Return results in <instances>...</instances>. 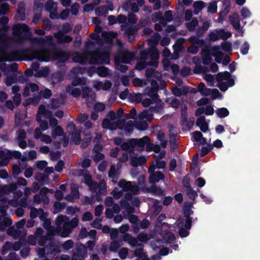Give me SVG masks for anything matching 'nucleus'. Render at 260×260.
Wrapping results in <instances>:
<instances>
[{
	"mask_svg": "<svg viewBox=\"0 0 260 260\" xmlns=\"http://www.w3.org/2000/svg\"><path fill=\"white\" fill-rule=\"evenodd\" d=\"M130 164L134 167L142 166L144 165L147 161V159L144 156H133L129 155Z\"/></svg>",
	"mask_w": 260,
	"mask_h": 260,
	"instance_id": "7",
	"label": "nucleus"
},
{
	"mask_svg": "<svg viewBox=\"0 0 260 260\" xmlns=\"http://www.w3.org/2000/svg\"><path fill=\"white\" fill-rule=\"evenodd\" d=\"M198 21L196 18H193L191 21L187 24V27L189 30H193L198 25Z\"/></svg>",
	"mask_w": 260,
	"mask_h": 260,
	"instance_id": "50",
	"label": "nucleus"
},
{
	"mask_svg": "<svg viewBox=\"0 0 260 260\" xmlns=\"http://www.w3.org/2000/svg\"><path fill=\"white\" fill-rule=\"evenodd\" d=\"M141 247L136 248L134 250V255L139 258H141V260H145L146 258H148L147 255L143 252V246Z\"/></svg>",
	"mask_w": 260,
	"mask_h": 260,
	"instance_id": "24",
	"label": "nucleus"
},
{
	"mask_svg": "<svg viewBox=\"0 0 260 260\" xmlns=\"http://www.w3.org/2000/svg\"><path fill=\"white\" fill-rule=\"evenodd\" d=\"M28 50V48L13 50L8 54V56L9 58L12 59V60L19 61L21 60L20 57L22 55H25Z\"/></svg>",
	"mask_w": 260,
	"mask_h": 260,
	"instance_id": "8",
	"label": "nucleus"
},
{
	"mask_svg": "<svg viewBox=\"0 0 260 260\" xmlns=\"http://www.w3.org/2000/svg\"><path fill=\"white\" fill-rule=\"evenodd\" d=\"M96 73L102 77H106L109 74V69L104 66L96 68Z\"/></svg>",
	"mask_w": 260,
	"mask_h": 260,
	"instance_id": "25",
	"label": "nucleus"
},
{
	"mask_svg": "<svg viewBox=\"0 0 260 260\" xmlns=\"http://www.w3.org/2000/svg\"><path fill=\"white\" fill-rule=\"evenodd\" d=\"M12 249V243L7 241L3 246L2 253L5 254L9 250Z\"/></svg>",
	"mask_w": 260,
	"mask_h": 260,
	"instance_id": "54",
	"label": "nucleus"
},
{
	"mask_svg": "<svg viewBox=\"0 0 260 260\" xmlns=\"http://www.w3.org/2000/svg\"><path fill=\"white\" fill-rule=\"evenodd\" d=\"M189 230H186L185 228H181L179 230V235L181 238L187 237L189 234Z\"/></svg>",
	"mask_w": 260,
	"mask_h": 260,
	"instance_id": "61",
	"label": "nucleus"
},
{
	"mask_svg": "<svg viewBox=\"0 0 260 260\" xmlns=\"http://www.w3.org/2000/svg\"><path fill=\"white\" fill-rule=\"evenodd\" d=\"M249 49V44L247 41H245L241 48V53L243 55H246L248 53Z\"/></svg>",
	"mask_w": 260,
	"mask_h": 260,
	"instance_id": "60",
	"label": "nucleus"
},
{
	"mask_svg": "<svg viewBox=\"0 0 260 260\" xmlns=\"http://www.w3.org/2000/svg\"><path fill=\"white\" fill-rule=\"evenodd\" d=\"M81 131H76L72 132L71 134V141H73L76 145H78L80 143L81 138L80 136Z\"/></svg>",
	"mask_w": 260,
	"mask_h": 260,
	"instance_id": "21",
	"label": "nucleus"
},
{
	"mask_svg": "<svg viewBox=\"0 0 260 260\" xmlns=\"http://www.w3.org/2000/svg\"><path fill=\"white\" fill-rule=\"evenodd\" d=\"M193 7L194 11H200L205 7V3L202 1H196L194 2Z\"/></svg>",
	"mask_w": 260,
	"mask_h": 260,
	"instance_id": "42",
	"label": "nucleus"
},
{
	"mask_svg": "<svg viewBox=\"0 0 260 260\" xmlns=\"http://www.w3.org/2000/svg\"><path fill=\"white\" fill-rule=\"evenodd\" d=\"M86 79L84 77H75L72 81V85L74 86H77L79 85H83L85 84Z\"/></svg>",
	"mask_w": 260,
	"mask_h": 260,
	"instance_id": "30",
	"label": "nucleus"
},
{
	"mask_svg": "<svg viewBox=\"0 0 260 260\" xmlns=\"http://www.w3.org/2000/svg\"><path fill=\"white\" fill-rule=\"evenodd\" d=\"M118 186L124 191L131 190L133 187L132 182L126 181L124 180H120L118 182Z\"/></svg>",
	"mask_w": 260,
	"mask_h": 260,
	"instance_id": "20",
	"label": "nucleus"
},
{
	"mask_svg": "<svg viewBox=\"0 0 260 260\" xmlns=\"http://www.w3.org/2000/svg\"><path fill=\"white\" fill-rule=\"evenodd\" d=\"M9 10L8 5L6 3H2L0 5V16L5 15Z\"/></svg>",
	"mask_w": 260,
	"mask_h": 260,
	"instance_id": "57",
	"label": "nucleus"
},
{
	"mask_svg": "<svg viewBox=\"0 0 260 260\" xmlns=\"http://www.w3.org/2000/svg\"><path fill=\"white\" fill-rule=\"evenodd\" d=\"M189 92L188 87L186 86H182L181 88L174 86L172 89V93L176 96L180 97L181 95H186Z\"/></svg>",
	"mask_w": 260,
	"mask_h": 260,
	"instance_id": "16",
	"label": "nucleus"
},
{
	"mask_svg": "<svg viewBox=\"0 0 260 260\" xmlns=\"http://www.w3.org/2000/svg\"><path fill=\"white\" fill-rule=\"evenodd\" d=\"M164 16L160 12H157L152 15V20L153 22H157L162 19Z\"/></svg>",
	"mask_w": 260,
	"mask_h": 260,
	"instance_id": "55",
	"label": "nucleus"
},
{
	"mask_svg": "<svg viewBox=\"0 0 260 260\" xmlns=\"http://www.w3.org/2000/svg\"><path fill=\"white\" fill-rule=\"evenodd\" d=\"M202 62L205 65H209L211 63L212 57L210 54L207 52V51L203 50L202 51Z\"/></svg>",
	"mask_w": 260,
	"mask_h": 260,
	"instance_id": "26",
	"label": "nucleus"
},
{
	"mask_svg": "<svg viewBox=\"0 0 260 260\" xmlns=\"http://www.w3.org/2000/svg\"><path fill=\"white\" fill-rule=\"evenodd\" d=\"M17 13L18 15H20V19L21 20H24L25 17L24 7H21V5H19Z\"/></svg>",
	"mask_w": 260,
	"mask_h": 260,
	"instance_id": "58",
	"label": "nucleus"
},
{
	"mask_svg": "<svg viewBox=\"0 0 260 260\" xmlns=\"http://www.w3.org/2000/svg\"><path fill=\"white\" fill-rule=\"evenodd\" d=\"M120 245L119 242L117 241H113L111 242L109 249L111 251L116 252L118 249L120 247Z\"/></svg>",
	"mask_w": 260,
	"mask_h": 260,
	"instance_id": "48",
	"label": "nucleus"
},
{
	"mask_svg": "<svg viewBox=\"0 0 260 260\" xmlns=\"http://www.w3.org/2000/svg\"><path fill=\"white\" fill-rule=\"evenodd\" d=\"M78 224V219L75 217L73 218L69 222L65 223L63 224V231L66 232V235H63V233L62 234V236H66L67 235L70 233L71 229L76 228Z\"/></svg>",
	"mask_w": 260,
	"mask_h": 260,
	"instance_id": "12",
	"label": "nucleus"
},
{
	"mask_svg": "<svg viewBox=\"0 0 260 260\" xmlns=\"http://www.w3.org/2000/svg\"><path fill=\"white\" fill-rule=\"evenodd\" d=\"M190 73V69L189 67H183L180 72V75L185 77L188 76Z\"/></svg>",
	"mask_w": 260,
	"mask_h": 260,
	"instance_id": "63",
	"label": "nucleus"
},
{
	"mask_svg": "<svg viewBox=\"0 0 260 260\" xmlns=\"http://www.w3.org/2000/svg\"><path fill=\"white\" fill-rule=\"evenodd\" d=\"M231 77V74L228 71L218 73L216 76L217 82H220L224 80H228Z\"/></svg>",
	"mask_w": 260,
	"mask_h": 260,
	"instance_id": "22",
	"label": "nucleus"
},
{
	"mask_svg": "<svg viewBox=\"0 0 260 260\" xmlns=\"http://www.w3.org/2000/svg\"><path fill=\"white\" fill-rule=\"evenodd\" d=\"M198 91L203 96H208L211 94V89L206 87L205 84L201 82L198 86Z\"/></svg>",
	"mask_w": 260,
	"mask_h": 260,
	"instance_id": "19",
	"label": "nucleus"
},
{
	"mask_svg": "<svg viewBox=\"0 0 260 260\" xmlns=\"http://www.w3.org/2000/svg\"><path fill=\"white\" fill-rule=\"evenodd\" d=\"M221 49L228 52L232 51V44L230 41H224L221 43Z\"/></svg>",
	"mask_w": 260,
	"mask_h": 260,
	"instance_id": "38",
	"label": "nucleus"
},
{
	"mask_svg": "<svg viewBox=\"0 0 260 260\" xmlns=\"http://www.w3.org/2000/svg\"><path fill=\"white\" fill-rule=\"evenodd\" d=\"M137 239L140 242H145L148 240V235L143 233H140L137 235Z\"/></svg>",
	"mask_w": 260,
	"mask_h": 260,
	"instance_id": "62",
	"label": "nucleus"
},
{
	"mask_svg": "<svg viewBox=\"0 0 260 260\" xmlns=\"http://www.w3.org/2000/svg\"><path fill=\"white\" fill-rule=\"evenodd\" d=\"M35 179L37 180L41 185L48 184L49 183V176L42 173H38L35 176Z\"/></svg>",
	"mask_w": 260,
	"mask_h": 260,
	"instance_id": "18",
	"label": "nucleus"
},
{
	"mask_svg": "<svg viewBox=\"0 0 260 260\" xmlns=\"http://www.w3.org/2000/svg\"><path fill=\"white\" fill-rule=\"evenodd\" d=\"M149 57L151 60L148 62V66L154 68H157L159 54L156 48L149 49Z\"/></svg>",
	"mask_w": 260,
	"mask_h": 260,
	"instance_id": "6",
	"label": "nucleus"
},
{
	"mask_svg": "<svg viewBox=\"0 0 260 260\" xmlns=\"http://www.w3.org/2000/svg\"><path fill=\"white\" fill-rule=\"evenodd\" d=\"M217 2L214 1L212 3H210L208 7V11L210 12L212 14L215 13L217 12Z\"/></svg>",
	"mask_w": 260,
	"mask_h": 260,
	"instance_id": "49",
	"label": "nucleus"
},
{
	"mask_svg": "<svg viewBox=\"0 0 260 260\" xmlns=\"http://www.w3.org/2000/svg\"><path fill=\"white\" fill-rule=\"evenodd\" d=\"M66 204L65 202H55L53 205L54 213L59 212L61 210L64 209Z\"/></svg>",
	"mask_w": 260,
	"mask_h": 260,
	"instance_id": "29",
	"label": "nucleus"
},
{
	"mask_svg": "<svg viewBox=\"0 0 260 260\" xmlns=\"http://www.w3.org/2000/svg\"><path fill=\"white\" fill-rule=\"evenodd\" d=\"M46 255L49 258H54L60 252V246L53 239H51L49 244L46 245Z\"/></svg>",
	"mask_w": 260,
	"mask_h": 260,
	"instance_id": "5",
	"label": "nucleus"
},
{
	"mask_svg": "<svg viewBox=\"0 0 260 260\" xmlns=\"http://www.w3.org/2000/svg\"><path fill=\"white\" fill-rule=\"evenodd\" d=\"M163 238L164 240H165L167 243L170 244L174 243L176 240L174 235L173 234V233L169 231H167L165 233Z\"/></svg>",
	"mask_w": 260,
	"mask_h": 260,
	"instance_id": "28",
	"label": "nucleus"
},
{
	"mask_svg": "<svg viewBox=\"0 0 260 260\" xmlns=\"http://www.w3.org/2000/svg\"><path fill=\"white\" fill-rule=\"evenodd\" d=\"M128 253V249L123 247L119 251L118 255L121 259H124L127 257Z\"/></svg>",
	"mask_w": 260,
	"mask_h": 260,
	"instance_id": "52",
	"label": "nucleus"
},
{
	"mask_svg": "<svg viewBox=\"0 0 260 260\" xmlns=\"http://www.w3.org/2000/svg\"><path fill=\"white\" fill-rule=\"evenodd\" d=\"M110 51L105 48L97 49L90 55L89 63L91 64H109Z\"/></svg>",
	"mask_w": 260,
	"mask_h": 260,
	"instance_id": "1",
	"label": "nucleus"
},
{
	"mask_svg": "<svg viewBox=\"0 0 260 260\" xmlns=\"http://www.w3.org/2000/svg\"><path fill=\"white\" fill-rule=\"evenodd\" d=\"M186 194L188 196L189 199L191 200H194L198 197V193L193 190L190 186L186 189Z\"/></svg>",
	"mask_w": 260,
	"mask_h": 260,
	"instance_id": "36",
	"label": "nucleus"
},
{
	"mask_svg": "<svg viewBox=\"0 0 260 260\" xmlns=\"http://www.w3.org/2000/svg\"><path fill=\"white\" fill-rule=\"evenodd\" d=\"M213 148V146L211 144H208L206 146H203L201 149L200 156L201 157L206 156Z\"/></svg>",
	"mask_w": 260,
	"mask_h": 260,
	"instance_id": "37",
	"label": "nucleus"
},
{
	"mask_svg": "<svg viewBox=\"0 0 260 260\" xmlns=\"http://www.w3.org/2000/svg\"><path fill=\"white\" fill-rule=\"evenodd\" d=\"M148 190V192H151L154 195L162 196L163 194V191L160 187L154 185H152Z\"/></svg>",
	"mask_w": 260,
	"mask_h": 260,
	"instance_id": "32",
	"label": "nucleus"
},
{
	"mask_svg": "<svg viewBox=\"0 0 260 260\" xmlns=\"http://www.w3.org/2000/svg\"><path fill=\"white\" fill-rule=\"evenodd\" d=\"M145 92L147 95L152 99L154 103L157 101L158 98V95L157 93V91L152 88H150L149 87H147L145 89Z\"/></svg>",
	"mask_w": 260,
	"mask_h": 260,
	"instance_id": "23",
	"label": "nucleus"
},
{
	"mask_svg": "<svg viewBox=\"0 0 260 260\" xmlns=\"http://www.w3.org/2000/svg\"><path fill=\"white\" fill-rule=\"evenodd\" d=\"M51 238H48L46 236H42L38 237V243L39 246H44L48 240H51Z\"/></svg>",
	"mask_w": 260,
	"mask_h": 260,
	"instance_id": "53",
	"label": "nucleus"
},
{
	"mask_svg": "<svg viewBox=\"0 0 260 260\" xmlns=\"http://www.w3.org/2000/svg\"><path fill=\"white\" fill-rule=\"evenodd\" d=\"M63 129L61 126L58 125L54 127L52 132V136L55 138L57 136H61L63 135Z\"/></svg>",
	"mask_w": 260,
	"mask_h": 260,
	"instance_id": "33",
	"label": "nucleus"
},
{
	"mask_svg": "<svg viewBox=\"0 0 260 260\" xmlns=\"http://www.w3.org/2000/svg\"><path fill=\"white\" fill-rule=\"evenodd\" d=\"M8 46V42L3 39H0V51L3 53H6V49Z\"/></svg>",
	"mask_w": 260,
	"mask_h": 260,
	"instance_id": "51",
	"label": "nucleus"
},
{
	"mask_svg": "<svg viewBox=\"0 0 260 260\" xmlns=\"http://www.w3.org/2000/svg\"><path fill=\"white\" fill-rule=\"evenodd\" d=\"M121 148L124 151H129V153H134L135 149L134 147L133 138L128 139L127 142H123L121 145Z\"/></svg>",
	"mask_w": 260,
	"mask_h": 260,
	"instance_id": "17",
	"label": "nucleus"
},
{
	"mask_svg": "<svg viewBox=\"0 0 260 260\" xmlns=\"http://www.w3.org/2000/svg\"><path fill=\"white\" fill-rule=\"evenodd\" d=\"M87 254L86 245L79 243L76 245L75 251H72L71 260H84L87 256Z\"/></svg>",
	"mask_w": 260,
	"mask_h": 260,
	"instance_id": "3",
	"label": "nucleus"
},
{
	"mask_svg": "<svg viewBox=\"0 0 260 260\" xmlns=\"http://www.w3.org/2000/svg\"><path fill=\"white\" fill-rule=\"evenodd\" d=\"M229 20L233 27L237 30H241L240 20L237 13L229 16Z\"/></svg>",
	"mask_w": 260,
	"mask_h": 260,
	"instance_id": "11",
	"label": "nucleus"
},
{
	"mask_svg": "<svg viewBox=\"0 0 260 260\" xmlns=\"http://www.w3.org/2000/svg\"><path fill=\"white\" fill-rule=\"evenodd\" d=\"M217 32L218 33L219 38H220L223 40H226L232 36L231 32L225 31L223 29L217 30Z\"/></svg>",
	"mask_w": 260,
	"mask_h": 260,
	"instance_id": "35",
	"label": "nucleus"
},
{
	"mask_svg": "<svg viewBox=\"0 0 260 260\" xmlns=\"http://www.w3.org/2000/svg\"><path fill=\"white\" fill-rule=\"evenodd\" d=\"M193 211L191 210L190 207H186L183 209V213L185 218H192L190 217L192 215Z\"/></svg>",
	"mask_w": 260,
	"mask_h": 260,
	"instance_id": "59",
	"label": "nucleus"
},
{
	"mask_svg": "<svg viewBox=\"0 0 260 260\" xmlns=\"http://www.w3.org/2000/svg\"><path fill=\"white\" fill-rule=\"evenodd\" d=\"M134 123L132 120H128L125 125L124 127V131L125 134L127 136H129L134 130Z\"/></svg>",
	"mask_w": 260,
	"mask_h": 260,
	"instance_id": "27",
	"label": "nucleus"
},
{
	"mask_svg": "<svg viewBox=\"0 0 260 260\" xmlns=\"http://www.w3.org/2000/svg\"><path fill=\"white\" fill-rule=\"evenodd\" d=\"M14 34L16 37V42L22 44L25 40H29L31 36L29 27L25 23L15 24L13 26Z\"/></svg>",
	"mask_w": 260,
	"mask_h": 260,
	"instance_id": "2",
	"label": "nucleus"
},
{
	"mask_svg": "<svg viewBox=\"0 0 260 260\" xmlns=\"http://www.w3.org/2000/svg\"><path fill=\"white\" fill-rule=\"evenodd\" d=\"M42 98V91L40 92L38 94L33 96L32 98L28 99L29 101L32 102L33 105H37L40 101Z\"/></svg>",
	"mask_w": 260,
	"mask_h": 260,
	"instance_id": "45",
	"label": "nucleus"
},
{
	"mask_svg": "<svg viewBox=\"0 0 260 260\" xmlns=\"http://www.w3.org/2000/svg\"><path fill=\"white\" fill-rule=\"evenodd\" d=\"M140 60L147 61L148 57L149 56V49L148 50H142L140 52Z\"/></svg>",
	"mask_w": 260,
	"mask_h": 260,
	"instance_id": "46",
	"label": "nucleus"
},
{
	"mask_svg": "<svg viewBox=\"0 0 260 260\" xmlns=\"http://www.w3.org/2000/svg\"><path fill=\"white\" fill-rule=\"evenodd\" d=\"M9 19L8 17L3 16L0 18V23L2 24V29L4 31H7L9 27L7 25Z\"/></svg>",
	"mask_w": 260,
	"mask_h": 260,
	"instance_id": "39",
	"label": "nucleus"
},
{
	"mask_svg": "<svg viewBox=\"0 0 260 260\" xmlns=\"http://www.w3.org/2000/svg\"><path fill=\"white\" fill-rule=\"evenodd\" d=\"M8 155L9 161L10 159H12L13 157L15 159H20L22 156V154L19 151L14 150L12 151L11 150H8Z\"/></svg>",
	"mask_w": 260,
	"mask_h": 260,
	"instance_id": "31",
	"label": "nucleus"
},
{
	"mask_svg": "<svg viewBox=\"0 0 260 260\" xmlns=\"http://www.w3.org/2000/svg\"><path fill=\"white\" fill-rule=\"evenodd\" d=\"M58 44L69 43L72 41L73 38L70 35H64L62 32H59L55 35Z\"/></svg>",
	"mask_w": 260,
	"mask_h": 260,
	"instance_id": "15",
	"label": "nucleus"
},
{
	"mask_svg": "<svg viewBox=\"0 0 260 260\" xmlns=\"http://www.w3.org/2000/svg\"><path fill=\"white\" fill-rule=\"evenodd\" d=\"M223 9L218 13L219 21L221 22L223 21L224 17L228 14L231 8L230 1L225 0L223 2Z\"/></svg>",
	"mask_w": 260,
	"mask_h": 260,
	"instance_id": "10",
	"label": "nucleus"
},
{
	"mask_svg": "<svg viewBox=\"0 0 260 260\" xmlns=\"http://www.w3.org/2000/svg\"><path fill=\"white\" fill-rule=\"evenodd\" d=\"M74 245V241L71 240H68L66 242H64L62 245V248L63 251L65 252L67 250H70L73 247Z\"/></svg>",
	"mask_w": 260,
	"mask_h": 260,
	"instance_id": "40",
	"label": "nucleus"
},
{
	"mask_svg": "<svg viewBox=\"0 0 260 260\" xmlns=\"http://www.w3.org/2000/svg\"><path fill=\"white\" fill-rule=\"evenodd\" d=\"M165 175L160 171H156L150 175L149 177V182L151 184H155L158 182L160 180L165 179Z\"/></svg>",
	"mask_w": 260,
	"mask_h": 260,
	"instance_id": "14",
	"label": "nucleus"
},
{
	"mask_svg": "<svg viewBox=\"0 0 260 260\" xmlns=\"http://www.w3.org/2000/svg\"><path fill=\"white\" fill-rule=\"evenodd\" d=\"M216 114L219 118H223L228 116L230 112L226 108H221L217 110Z\"/></svg>",
	"mask_w": 260,
	"mask_h": 260,
	"instance_id": "34",
	"label": "nucleus"
},
{
	"mask_svg": "<svg viewBox=\"0 0 260 260\" xmlns=\"http://www.w3.org/2000/svg\"><path fill=\"white\" fill-rule=\"evenodd\" d=\"M51 56L53 60H57L58 63H63L69 58V54L62 49L56 48L51 52Z\"/></svg>",
	"mask_w": 260,
	"mask_h": 260,
	"instance_id": "4",
	"label": "nucleus"
},
{
	"mask_svg": "<svg viewBox=\"0 0 260 260\" xmlns=\"http://www.w3.org/2000/svg\"><path fill=\"white\" fill-rule=\"evenodd\" d=\"M133 141L134 149L136 147H138L143 149L144 146L150 142V138L146 136L140 139L133 138Z\"/></svg>",
	"mask_w": 260,
	"mask_h": 260,
	"instance_id": "13",
	"label": "nucleus"
},
{
	"mask_svg": "<svg viewBox=\"0 0 260 260\" xmlns=\"http://www.w3.org/2000/svg\"><path fill=\"white\" fill-rule=\"evenodd\" d=\"M7 233L8 235L12 236L14 237L19 235L20 231L15 229L14 226H10L7 230Z\"/></svg>",
	"mask_w": 260,
	"mask_h": 260,
	"instance_id": "44",
	"label": "nucleus"
},
{
	"mask_svg": "<svg viewBox=\"0 0 260 260\" xmlns=\"http://www.w3.org/2000/svg\"><path fill=\"white\" fill-rule=\"evenodd\" d=\"M241 14L244 19H246L250 17L251 13L248 8L243 7L241 10Z\"/></svg>",
	"mask_w": 260,
	"mask_h": 260,
	"instance_id": "56",
	"label": "nucleus"
},
{
	"mask_svg": "<svg viewBox=\"0 0 260 260\" xmlns=\"http://www.w3.org/2000/svg\"><path fill=\"white\" fill-rule=\"evenodd\" d=\"M99 192L98 193L102 194V195H106L107 193V186L106 184L103 183L102 181L98 186Z\"/></svg>",
	"mask_w": 260,
	"mask_h": 260,
	"instance_id": "47",
	"label": "nucleus"
},
{
	"mask_svg": "<svg viewBox=\"0 0 260 260\" xmlns=\"http://www.w3.org/2000/svg\"><path fill=\"white\" fill-rule=\"evenodd\" d=\"M108 176L109 178L112 179H117L118 176L116 171L115 167L114 165H111L108 172Z\"/></svg>",
	"mask_w": 260,
	"mask_h": 260,
	"instance_id": "41",
	"label": "nucleus"
},
{
	"mask_svg": "<svg viewBox=\"0 0 260 260\" xmlns=\"http://www.w3.org/2000/svg\"><path fill=\"white\" fill-rule=\"evenodd\" d=\"M148 123L146 121H141L137 124V128L141 131H145L147 129Z\"/></svg>",
	"mask_w": 260,
	"mask_h": 260,
	"instance_id": "64",
	"label": "nucleus"
},
{
	"mask_svg": "<svg viewBox=\"0 0 260 260\" xmlns=\"http://www.w3.org/2000/svg\"><path fill=\"white\" fill-rule=\"evenodd\" d=\"M147 66H148V62L140 60L137 62L136 69L138 71H142Z\"/></svg>",
	"mask_w": 260,
	"mask_h": 260,
	"instance_id": "43",
	"label": "nucleus"
},
{
	"mask_svg": "<svg viewBox=\"0 0 260 260\" xmlns=\"http://www.w3.org/2000/svg\"><path fill=\"white\" fill-rule=\"evenodd\" d=\"M138 25L135 26H128L125 29V34L127 36L129 42L133 43L135 40V34H136L139 30Z\"/></svg>",
	"mask_w": 260,
	"mask_h": 260,
	"instance_id": "9",
	"label": "nucleus"
}]
</instances>
